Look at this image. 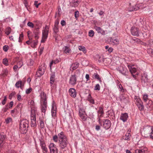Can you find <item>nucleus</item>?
Wrapping results in <instances>:
<instances>
[{
  "mask_svg": "<svg viewBox=\"0 0 153 153\" xmlns=\"http://www.w3.org/2000/svg\"><path fill=\"white\" fill-rule=\"evenodd\" d=\"M58 136L59 145L60 149L62 150L67 147L68 144V140L66 136L62 131L58 134Z\"/></svg>",
  "mask_w": 153,
  "mask_h": 153,
  "instance_id": "1",
  "label": "nucleus"
},
{
  "mask_svg": "<svg viewBox=\"0 0 153 153\" xmlns=\"http://www.w3.org/2000/svg\"><path fill=\"white\" fill-rule=\"evenodd\" d=\"M20 131L21 133L25 134L27 131V128L29 126V122L26 119H23L20 122Z\"/></svg>",
  "mask_w": 153,
  "mask_h": 153,
  "instance_id": "2",
  "label": "nucleus"
},
{
  "mask_svg": "<svg viewBox=\"0 0 153 153\" xmlns=\"http://www.w3.org/2000/svg\"><path fill=\"white\" fill-rule=\"evenodd\" d=\"M41 95L42 106L41 110L42 112L45 113L47 109V95L44 92L42 93Z\"/></svg>",
  "mask_w": 153,
  "mask_h": 153,
  "instance_id": "3",
  "label": "nucleus"
},
{
  "mask_svg": "<svg viewBox=\"0 0 153 153\" xmlns=\"http://www.w3.org/2000/svg\"><path fill=\"white\" fill-rule=\"evenodd\" d=\"M49 27L47 25H46L45 27L42 30V37L41 40V42H44L46 40L49 33Z\"/></svg>",
  "mask_w": 153,
  "mask_h": 153,
  "instance_id": "4",
  "label": "nucleus"
},
{
  "mask_svg": "<svg viewBox=\"0 0 153 153\" xmlns=\"http://www.w3.org/2000/svg\"><path fill=\"white\" fill-rule=\"evenodd\" d=\"M134 99L136 101V104L139 109L140 111H143L144 109V106L143 102L140 97L137 96H135Z\"/></svg>",
  "mask_w": 153,
  "mask_h": 153,
  "instance_id": "5",
  "label": "nucleus"
},
{
  "mask_svg": "<svg viewBox=\"0 0 153 153\" xmlns=\"http://www.w3.org/2000/svg\"><path fill=\"white\" fill-rule=\"evenodd\" d=\"M152 128L150 127H146L144 128L143 131V134L145 137H150L151 132Z\"/></svg>",
  "mask_w": 153,
  "mask_h": 153,
  "instance_id": "6",
  "label": "nucleus"
},
{
  "mask_svg": "<svg viewBox=\"0 0 153 153\" xmlns=\"http://www.w3.org/2000/svg\"><path fill=\"white\" fill-rule=\"evenodd\" d=\"M46 68L44 65H42L39 67V69L36 72V75L37 77H39L41 76L44 73Z\"/></svg>",
  "mask_w": 153,
  "mask_h": 153,
  "instance_id": "7",
  "label": "nucleus"
},
{
  "mask_svg": "<svg viewBox=\"0 0 153 153\" xmlns=\"http://www.w3.org/2000/svg\"><path fill=\"white\" fill-rule=\"evenodd\" d=\"M51 153H58V149L54 143H51L49 146Z\"/></svg>",
  "mask_w": 153,
  "mask_h": 153,
  "instance_id": "8",
  "label": "nucleus"
},
{
  "mask_svg": "<svg viewBox=\"0 0 153 153\" xmlns=\"http://www.w3.org/2000/svg\"><path fill=\"white\" fill-rule=\"evenodd\" d=\"M131 34L134 36H139V33L140 31L139 29L135 27H132L131 30Z\"/></svg>",
  "mask_w": 153,
  "mask_h": 153,
  "instance_id": "9",
  "label": "nucleus"
},
{
  "mask_svg": "<svg viewBox=\"0 0 153 153\" xmlns=\"http://www.w3.org/2000/svg\"><path fill=\"white\" fill-rule=\"evenodd\" d=\"M79 114L80 117L82 120L85 121L86 120L87 117L85 114V111L84 109L80 108L79 110Z\"/></svg>",
  "mask_w": 153,
  "mask_h": 153,
  "instance_id": "10",
  "label": "nucleus"
},
{
  "mask_svg": "<svg viewBox=\"0 0 153 153\" xmlns=\"http://www.w3.org/2000/svg\"><path fill=\"white\" fill-rule=\"evenodd\" d=\"M76 82V78L75 75H72L70 78L69 83L72 85H74Z\"/></svg>",
  "mask_w": 153,
  "mask_h": 153,
  "instance_id": "11",
  "label": "nucleus"
},
{
  "mask_svg": "<svg viewBox=\"0 0 153 153\" xmlns=\"http://www.w3.org/2000/svg\"><path fill=\"white\" fill-rule=\"evenodd\" d=\"M128 118V114L127 113H125L121 114L120 119L122 120L123 122H125L127 121Z\"/></svg>",
  "mask_w": 153,
  "mask_h": 153,
  "instance_id": "12",
  "label": "nucleus"
},
{
  "mask_svg": "<svg viewBox=\"0 0 153 153\" xmlns=\"http://www.w3.org/2000/svg\"><path fill=\"white\" fill-rule=\"evenodd\" d=\"M111 126V123L110 121L108 119H105L104 120L103 124V127L106 129H109Z\"/></svg>",
  "mask_w": 153,
  "mask_h": 153,
  "instance_id": "13",
  "label": "nucleus"
},
{
  "mask_svg": "<svg viewBox=\"0 0 153 153\" xmlns=\"http://www.w3.org/2000/svg\"><path fill=\"white\" fill-rule=\"evenodd\" d=\"M69 93L71 97L75 98L76 97L77 93L76 90L74 88H70L69 90Z\"/></svg>",
  "mask_w": 153,
  "mask_h": 153,
  "instance_id": "14",
  "label": "nucleus"
},
{
  "mask_svg": "<svg viewBox=\"0 0 153 153\" xmlns=\"http://www.w3.org/2000/svg\"><path fill=\"white\" fill-rule=\"evenodd\" d=\"M139 5L138 4L131 5V4H130V5L128 8V10L130 11L137 10L140 8Z\"/></svg>",
  "mask_w": 153,
  "mask_h": 153,
  "instance_id": "15",
  "label": "nucleus"
},
{
  "mask_svg": "<svg viewBox=\"0 0 153 153\" xmlns=\"http://www.w3.org/2000/svg\"><path fill=\"white\" fill-rule=\"evenodd\" d=\"M128 68L129 71L131 74L136 73L137 71V69L136 68L134 67L133 65H128Z\"/></svg>",
  "mask_w": 153,
  "mask_h": 153,
  "instance_id": "16",
  "label": "nucleus"
},
{
  "mask_svg": "<svg viewBox=\"0 0 153 153\" xmlns=\"http://www.w3.org/2000/svg\"><path fill=\"white\" fill-rule=\"evenodd\" d=\"M98 114V118L99 119V121L100 122V119L102 117L104 114V112L103 111V108L102 107H99L98 108V110L97 111Z\"/></svg>",
  "mask_w": 153,
  "mask_h": 153,
  "instance_id": "17",
  "label": "nucleus"
},
{
  "mask_svg": "<svg viewBox=\"0 0 153 153\" xmlns=\"http://www.w3.org/2000/svg\"><path fill=\"white\" fill-rule=\"evenodd\" d=\"M94 29L98 33H100L102 35L105 34V31L102 28L97 26H95L94 27Z\"/></svg>",
  "mask_w": 153,
  "mask_h": 153,
  "instance_id": "18",
  "label": "nucleus"
},
{
  "mask_svg": "<svg viewBox=\"0 0 153 153\" xmlns=\"http://www.w3.org/2000/svg\"><path fill=\"white\" fill-rule=\"evenodd\" d=\"M56 105L54 103H53L52 106L51 113L52 117L54 118L56 114Z\"/></svg>",
  "mask_w": 153,
  "mask_h": 153,
  "instance_id": "19",
  "label": "nucleus"
},
{
  "mask_svg": "<svg viewBox=\"0 0 153 153\" xmlns=\"http://www.w3.org/2000/svg\"><path fill=\"white\" fill-rule=\"evenodd\" d=\"M142 82L144 83V85L148 81V76L146 73H144L143 75L142 76Z\"/></svg>",
  "mask_w": 153,
  "mask_h": 153,
  "instance_id": "20",
  "label": "nucleus"
},
{
  "mask_svg": "<svg viewBox=\"0 0 153 153\" xmlns=\"http://www.w3.org/2000/svg\"><path fill=\"white\" fill-rule=\"evenodd\" d=\"M80 2V0H73L71 3V6L72 7H77Z\"/></svg>",
  "mask_w": 153,
  "mask_h": 153,
  "instance_id": "21",
  "label": "nucleus"
},
{
  "mask_svg": "<svg viewBox=\"0 0 153 153\" xmlns=\"http://www.w3.org/2000/svg\"><path fill=\"white\" fill-rule=\"evenodd\" d=\"M147 151V148H140L135 150V153H146Z\"/></svg>",
  "mask_w": 153,
  "mask_h": 153,
  "instance_id": "22",
  "label": "nucleus"
},
{
  "mask_svg": "<svg viewBox=\"0 0 153 153\" xmlns=\"http://www.w3.org/2000/svg\"><path fill=\"white\" fill-rule=\"evenodd\" d=\"M31 121L36 120V111L34 110H32L31 111Z\"/></svg>",
  "mask_w": 153,
  "mask_h": 153,
  "instance_id": "23",
  "label": "nucleus"
},
{
  "mask_svg": "<svg viewBox=\"0 0 153 153\" xmlns=\"http://www.w3.org/2000/svg\"><path fill=\"white\" fill-rule=\"evenodd\" d=\"M24 85V83L21 80H19L16 83L15 86L17 88H20L22 89Z\"/></svg>",
  "mask_w": 153,
  "mask_h": 153,
  "instance_id": "24",
  "label": "nucleus"
},
{
  "mask_svg": "<svg viewBox=\"0 0 153 153\" xmlns=\"http://www.w3.org/2000/svg\"><path fill=\"white\" fill-rule=\"evenodd\" d=\"M5 136L4 134H0V146H2L4 143Z\"/></svg>",
  "mask_w": 153,
  "mask_h": 153,
  "instance_id": "25",
  "label": "nucleus"
},
{
  "mask_svg": "<svg viewBox=\"0 0 153 153\" xmlns=\"http://www.w3.org/2000/svg\"><path fill=\"white\" fill-rule=\"evenodd\" d=\"M63 50L64 53L68 54L71 53V50L70 47L65 46L63 48Z\"/></svg>",
  "mask_w": 153,
  "mask_h": 153,
  "instance_id": "26",
  "label": "nucleus"
},
{
  "mask_svg": "<svg viewBox=\"0 0 153 153\" xmlns=\"http://www.w3.org/2000/svg\"><path fill=\"white\" fill-rule=\"evenodd\" d=\"M131 131L129 129L127 131L125 135L123 137V139L126 140H129L131 137V134L130 133Z\"/></svg>",
  "mask_w": 153,
  "mask_h": 153,
  "instance_id": "27",
  "label": "nucleus"
},
{
  "mask_svg": "<svg viewBox=\"0 0 153 153\" xmlns=\"http://www.w3.org/2000/svg\"><path fill=\"white\" fill-rule=\"evenodd\" d=\"M127 71V69L126 68L123 67H120L119 70L120 72L124 75H126Z\"/></svg>",
  "mask_w": 153,
  "mask_h": 153,
  "instance_id": "28",
  "label": "nucleus"
},
{
  "mask_svg": "<svg viewBox=\"0 0 153 153\" xmlns=\"http://www.w3.org/2000/svg\"><path fill=\"white\" fill-rule=\"evenodd\" d=\"M55 76V75L54 73H52L51 74L50 84H51V85H52L54 82Z\"/></svg>",
  "mask_w": 153,
  "mask_h": 153,
  "instance_id": "29",
  "label": "nucleus"
},
{
  "mask_svg": "<svg viewBox=\"0 0 153 153\" xmlns=\"http://www.w3.org/2000/svg\"><path fill=\"white\" fill-rule=\"evenodd\" d=\"M79 64L77 62H76L73 63L70 68L71 69H72L73 70L76 69L79 66Z\"/></svg>",
  "mask_w": 153,
  "mask_h": 153,
  "instance_id": "30",
  "label": "nucleus"
},
{
  "mask_svg": "<svg viewBox=\"0 0 153 153\" xmlns=\"http://www.w3.org/2000/svg\"><path fill=\"white\" fill-rule=\"evenodd\" d=\"M110 42L113 45H117L119 43V41L118 40L112 38L110 39Z\"/></svg>",
  "mask_w": 153,
  "mask_h": 153,
  "instance_id": "31",
  "label": "nucleus"
},
{
  "mask_svg": "<svg viewBox=\"0 0 153 153\" xmlns=\"http://www.w3.org/2000/svg\"><path fill=\"white\" fill-rule=\"evenodd\" d=\"M146 104L147 108H152L153 107V102L151 100H148V102H146Z\"/></svg>",
  "mask_w": 153,
  "mask_h": 153,
  "instance_id": "32",
  "label": "nucleus"
},
{
  "mask_svg": "<svg viewBox=\"0 0 153 153\" xmlns=\"http://www.w3.org/2000/svg\"><path fill=\"white\" fill-rule=\"evenodd\" d=\"M9 73V71L7 68L3 69L2 71V75L3 77L6 76Z\"/></svg>",
  "mask_w": 153,
  "mask_h": 153,
  "instance_id": "33",
  "label": "nucleus"
},
{
  "mask_svg": "<svg viewBox=\"0 0 153 153\" xmlns=\"http://www.w3.org/2000/svg\"><path fill=\"white\" fill-rule=\"evenodd\" d=\"M108 117L111 116L113 117H114V112L113 110H110L108 111Z\"/></svg>",
  "mask_w": 153,
  "mask_h": 153,
  "instance_id": "34",
  "label": "nucleus"
},
{
  "mask_svg": "<svg viewBox=\"0 0 153 153\" xmlns=\"http://www.w3.org/2000/svg\"><path fill=\"white\" fill-rule=\"evenodd\" d=\"M88 101L92 104H94V100L92 98L90 94H89L88 97Z\"/></svg>",
  "mask_w": 153,
  "mask_h": 153,
  "instance_id": "35",
  "label": "nucleus"
},
{
  "mask_svg": "<svg viewBox=\"0 0 153 153\" xmlns=\"http://www.w3.org/2000/svg\"><path fill=\"white\" fill-rule=\"evenodd\" d=\"M93 77L95 79H97L100 81H101V78L100 77L99 74L97 73H94L93 75Z\"/></svg>",
  "mask_w": 153,
  "mask_h": 153,
  "instance_id": "36",
  "label": "nucleus"
},
{
  "mask_svg": "<svg viewBox=\"0 0 153 153\" xmlns=\"http://www.w3.org/2000/svg\"><path fill=\"white\" fill-rule=\"evenodd\" d=\"M31 126L33 128H35L37 126L36 120L31 121Z\"/></svg>",
  "mask_w": 153,
  "mask_h": 153,
  "instance_id": "37",
  "label": "nucleus"
},
{
  "mask_svg": "<svg viewBox=\"0 0 153 153\" xmlns=\"http://www.w3.org/2000/svg\"><path fill=\"white\" fill-rule=\"evenodd\" d=\"M2 63L6 66L9 65V61L7 58H4L3 59Z\"/></svg>",
  "mask_w": 153,
  "mask_h": 153,
  "instance_id": "38",
  "label": "nucleus"
},
{
  "mask_svg": "<svg viewBox=\"0 0 153 153\" xmlns=\"http://www.w3.org/2000/svg\"><path fill=\"white\" fill-rule=\"evenodd\" d=\"M39 124L40 128H44L45 124L44 121V120L42 119H40Z\"/></svg>",
  "mask_w": 153,
  "mask_h": 153,
  "instance_id": "39",
  "label": "nucleus"
},
{
  "mask_svg": "<svg viewBox=\"0 0 153 153\" xmlns=\"http://www.w3.org/2000/svg\"><path fill=\"white\" fill-rule=\"evenodd\" d=\"M79 49L81 51H82L84 53H85L86 51L85 48L82 46H79Z\"/></svg>",
  "mask_w": 153,
  "mask_h": 153,
  "instance_id": "40",
  "label": "nucleus"
},
{
  "mask_svg": "<svg viewBox=\"0 0 153 153\" xmlns=\"http://www.w3.org/2000/svg\"><path fill=\"white\" fill-rule=\"evenodd\" d=\"M148 97V95L147 94H145L143 95V99L145 102H148L149 100Z\"/></svg>",
  "mask_w": 153,
  "mask_h": 153,
  "instance_id": "41",
  "label": "nucleus"
},
{
  "mask_svg": "<svg viewBox=\"0 0 153 153\" xmlns=\"http://www.w3.org/2000/svg\"><path fill=\"white\" fill-rule=\"evenodd\" d=\"M54 33L56 34L59 31V28L58 26H54L53 29Z\"/></svg>",
  "mask_w": 153,
  "mask_h": 153,
  "instance_id": "42",
  "label": "nucleus"
},
{
  "mask_svg": "<svg viewBox=\"0 0 153 153\" xmlns=\"http://www.w3.org/2000/svg\"><path fill=\"white\" fill-rule=\"evenodd\" d=\"M33 63L34 62L33 60L31 59H30L28 60L27 64L29 66H32L33 65Z\"/></svg>",
  "mask_w": 153,
  "mask_h": 153,
  "instance_id": "43",
  "label": "nucleus"
},
{
  "mask_svg": "<svg viewBox=\"0 0 153 153\" xmlns=\"http://www.w3.org/2000/svg\"><path fill=\"white\" fill-rule=\"evenodd\" d=\"M120 101L121 102H125L126 100L127 101V99L124 96L122 95L120 97Z\"/></svg>",
  "mask_w": 153,
  "mask_h": 153,
  "instance_id": "44",
  "label": "nucleus"
},
{
  "mask_svg": "<svg viewBox=\"0 0 153 153\" xmlns=\"http://www.w3.org/2000/svg\"><path fill=\"white\" fill-rule=\"evenodd\" d=\"M16 65L18 66V67H19V68H21L23 65L22 61L21 60L17 62Z\"/></svg>",
  "mask_w": 153,
  "mask_h": 153,
  "instance_id": "45",
  "label": "nucleus"
},
{
  "mask_svg": "<svg viewBox=\"0 0 153 153\" xmlns=\"http://www.w3.org/2000/svg\"><path fill=\"white\" fill-rule=\"evenodd\" d=\"M94 34V32L93 30H90L88 32V36L90 37H93Z\"/></svg>",
  "mask_w": 153,
  "mask_h": 153,
  "instance_id": "46",
  "label": "nucleus"
},
{
  "mask_svg": "<svg viewBox=\"0 0 153 153\" xmlns=\"http://www.w3.org/2000/svg\"><path fill=\"white\" fill-rule=\"evenodd\" d=\"M12 119L11 117H8L5 119V122L6 124H9L12 122Z\"/></svg>",
  "mask_w": 153,
  "mask_h": 153,
  "instance_id": "47",
  "label": "nucleus"
},
{
  "mask_svg": "<svg viewBox=\"0 0 153 153\" xmlns=\"http://www.w3.org/2000/svg\"><path fill=\"white\" fill-rule=\"evenodd\" d=\"M147 51L151 56H153V50L152 49L149 48L148 49Z\"/></svg>",
  "mask_w": 153,
  "mask_h": 153,
  "instance_id": "48",
  "label": "nucleus"
},
{
  "mask_svg": "<svg viewBox=\"0 0 153 153\" xmlns=\"http://www.w3.org/2000/svg\"><path fill=\"white\" fill-rule=\"evenodd\" d=\"M40 146H41V148L46 146L45 143L43 140H40Z\"/></svg>",
  "mask_w": 153,
  "mask_h": 153,
  "instance_id": "49",
  "label": "nucleus"
},
{
  "mask_svg": "<svg viewBox=\"0 0 153 153\" xmlns=\"http://www.w3.org/2000/svg\"><path fill=\"white\" fill-rule=\"evenodd\" d=\"M53 140L55 142H57L59 141V137L58 135H55L53 136Z\"/></svg>",
  "mask_w": 153,
  "mask_h": 153,
  "instance_id": "50",
  "label": "nucleus"
},
{
  "mask_svg": "<svg viewBox=\"0 0 153 153\" xmlns=\"http://www.w3.org/2000/svg\"><path fill=\"white\" fill-rule=\"evenodd\" d=\"M118 87L119 90L120 91L122 92H124V89L123 88L122 86L121 85V84H119L118 85Z\"/></svg>",
  "mask_w": 153,
  "mask_h": 153,
  "instance_id": "51",
  "label": "nucleus"
},
{
  "mask_svg": "<svg viewBox=\"0 0 153 153\" xmlns=\"http://www.w3.org/2000/svg\"><path fill=\"white\" fill-rule=\"evenodd\" d=\"M7 100V97L6 96H4V99L2 100L1 104H2L3 105H4L6 103Z\"/></svg>",
  "mask_w": 153,
  "mask_h": 153,
  "instance_id": "52",
  "label": "nucleus"
},
{
  "mask_svg": "<svg viewBox=\"0 0 153 153\" xmlns=\"http://www.w3.org/2000/svg\"><path fill=\"white\" fill-rule=\"evenodd\" d=\"M41 148L44 153H46L47 152L48 149L46 146L42 147Z\"/></svg>",
  "mask_w": 153,
  "mask_h": 153,
  "instance_id": "53",
  "label": "nucleus"
},
{
  "mask_svg": "<svg viewBox=\"0 0 153 153\" xmlns=\"http://www.w3.org/2000/svg\"><path fill=\"white\" fill-rule=\"evenodd\" d=\"M11 32V28L10 27H8L6 29L5 32V33L7 35H8L10 34Z\"/></svg>",
  "mask_w": 153,
  "mask_h": 153,
  "instance_id": "54",
  "label": "nucleus"
},
{
  "mask_svg": "<svg viewBox=\"0 0 153 153\" xmlns=\"http://www.w3.org/2000/svg\"><path fill=\"white\" fill-rule=\"evenodd\" d=\"M23 2L26 8L27 9V8L29 7L28 3L27 1V0H23Z\"/></svg>",
  "mask_w": 153,
  "mask_h": 153,
  "instance_id": "55",
  "label": "nucleus"
},
{
  "mask_svg": "<svg viewBox=\"0 0 153 153\" xmlns=\"http://www.w3.org/2000/svg\"><path fill=\"white\" fill-rule=\"evenodd\" d=\"M9 48V47L7 45H5L3 46V50L5 52H7Z\"/></svg>",
  "mask_w": 153,
  "mask_h": 153,
  "instance_id": "56",
  "label": "nucleus"
},
{
  "mask_svg": "<svg viewBox=\"0 0 153 153\" xmlns=\"http://www.w3.org/2000/svg\"><path fill=\"white\" fill-rule=\"evenodd\" d=\"M79 12L78 11H76L75 12L74 16L76 19L77 20L79 16Z\"/></svg>",
  "mask_w": 153,
  "mask_h": 153,
  "instance_id": "57",
  "label": "nucleus"
},
{
  "mask_svg": "<svg viewBox=\"0 0 153 153\" xmlns=\"http://www.w3.org/2000/svg\"><path fill=\"white\" fill-rule=\"evenodd\" d=\"M32 90V88H31L30 87L29 88L26 89L25 91V93L27 94H30Z\"/></svg>",
  "mask_w": 153,
  "mask_h": 153,
  "instance_id": "58",
  "label": "nucleus"
},
{
  "mask_svg": "<svg viewBox=\"0 0 153 153\" xmlns=\"http://www.w3.org/2000/svg\"><path fill=\"white\" fill-rule=\"evenodd\" d=\"M100 89V86L99 84H97L94 87V90L99 91Z\"/></svg>",
  "mask_w": 153,
  "mask_h": 153,
  "instance_id": "59",
  "label": "nucleus"
},
{
  "mask_svg": "<svg viewBox=\"0 0 153 153\" xmlns=\"http://www.w3.org/2000/svg\"><path fill=\"white\" fill-rule=\"evenodd\" d=\"M17 109H18V111H21L22 109V104L20 103L18 104L17 105Z\"/></svg>",
  "mask_w": 153,
  "mask_h": 153,
  "instance_id": "60",
  "label": "nucleus"
},
{
  "mask_svg": "<svg viewBox=\"0 0 153 153\" xmlns=\"http://www.w3.org/2000/svg\"><path fill=\"white\" fill-rule=\"evenodd\" d=\"M27 25L28 26L33 28L34 27V25L33 24L32 22H28L27 23Z\"/></svg>",
  "mask_w": 153,
  "mask_h": 153,
  "instance_id": "61",
  "label": "nucleus"
},
{
  "mask_svg": "<svg viewBox=\"0 0 153 153\" xmlns=\"http://www.w3.org/2000/svg\"><path fill=\"white\" fill-rule=\"evenodd\" d=\"M136 39V42H136L137 43H139L140 44H142V43H143V42L139 39L138 38L137 39Z\"/></svg>",
  "mask_w": 153,
  "mask_h": 153,
  "instance_id": "62",
  "label": "nucleus"
},
{
  "mask_svg": "<svg viewBox=\"0 0 153 153\" xmlns=\"http://www.w3.org/2000/svg\"><path fill=\"white\" fill-rule=\"evenodd\" d=\"M19 68L16 65H15L13 67V70L15 72L18 71Z\"/></svg>",
  "mask_w": 153,
  "mask_h": 153,
  "instance_id": "63",
  "label": "nucleus"
},
{
  "mask_svg": "<svg viewBox=\"0 0 153 153\" xmlns=\"http://www.w3.org/2000/svg\"><path fill=\"white\" fill-rule=\"evenodd\" d=\"M82 64L83 65L86 66L88 64V62L87 61H83L82 62Z\"/></svg>",
  "mask_w": 153,
  "mask_h": 153,
  "instance_id": "64",
  "label": "nucleus"
}]
</instances>
